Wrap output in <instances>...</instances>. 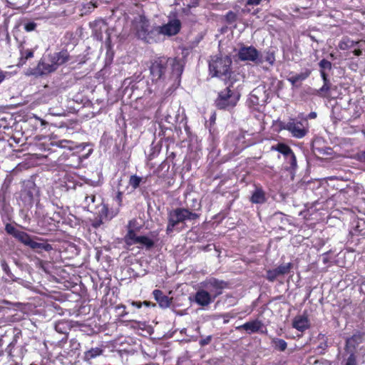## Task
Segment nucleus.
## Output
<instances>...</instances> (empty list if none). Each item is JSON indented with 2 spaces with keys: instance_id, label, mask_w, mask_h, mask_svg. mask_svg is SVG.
Returning <instances> with one entry per match:
<instances>
[{
  "instance_id": "nucleus-1",
  "label": "nucleus",
  "mask_w": 365,
  "mask_h": 365,
  "mask_svg": "<svg viewBox=\"0 0 365 365\" xmlns=\"http://www.w3.org/2000/svg\"><path fill=\"white\" fill-rule=\"evenodd\" d=\"M183 65L177 58L159 57L151 61L150 75L153 82L159 86L171 83L172 86H179Z\"/></svg>"
},
{
  "instance_id": "nucleus-2",
  "label": "nucleus",
  "mask_w": 365,
  "mask_h": 365,
  "mask_svg": "<svg viewBox=\"0 0 365 365\" xmlns=\"http://www.w3.org/2000/svg\"><path fill=\"white\" fill-rule=\"evenodd\" d=\"M232 59L228 56H215L209 62V69L212 77L224 79L230 76L231 72Z\"/></svg>"
},
{
  "instance_id": "nucleus-3",
  "label": "nucleus",
  "mask_w": 365,
  "mask_h": 365,
  "mask_svg": "<svg viewBox=\"0 0 365 365\" xmlns=\"http://www.w3.org/2000/svg\"><path fill=\"white\" fill-rule=\"evenodd\" d=\"M198 217V214L192 212L187 208H175L168 212L166 232L170 234L178 224L185 222L186 220H196Z\"/></svg>"
},
{
  "instance_id": "nucleus-4",
  "label": "nucleus",
  "mask_w": 365,
  "mask_h": 365,
  "mask_svg": "<svg viewBox=\"0 0 365 365\" xmlns=\"http://www.w3.org/2000/svg\"><path fill=\"white\" fill-rule=\"evenodd\" d=\"M240 99V94L235 93L228 86L218 93L215 103L216 107L220 110H230L234 108Z\"/></svg>"
},
{
  "instance_id": "nucleus-5",
  "label": "nucleus",
  "mask_w": 365,
  "mask_h": 365,
  "mask_svg": "<svg viewBox=\"0 0 365 365\" xmlns=\"http://www.w3.org/2000/svg\"><path fill=\"white\" fill-rule=\"evenodd\" d=\"M280 128L287 130L292 135L297 138H304L309 132L308 123L306 120L300 121L294 118H290L287 122H281Z\"/></svg>"
},
{
  "instance_id": "nucleus-6",
  "label": "nucleus",
  "mask_w": 365,
  "mask_h": 365,
  "mask_svg": "<svg viewBox=\"0 0 365 365\" xmlns=\"http://www.w3.org/2000/svg\"><path fill=\"white\" fill-rule=\"evenodd\" d=\"M136 29L138 38L144 42L153 43L156 41L157 26L151 27L148 20L141 19Z\"/></svg>"
},
{
  "instance_id": "nucleus-7",
  "label": "nucleus",
  "mask_w": 365,
  "mask_h": 365,
  "mask_svg": "<svg viewBox=\"0 0 365 365\" xmlns=\"http://www.w3.org/2000/svg\"><path fill=\"white\" fill-rule=\"evenodd\" d=\"M200 285L201 287L205 288L215 300L222 294L223 289L227 287V283L223 280L212 277L200 282Z\"/></svg>"
},
{
  "instance_id": "nucleus-8",
  "label": "nucleus",
  "mask_w": 365,
  "mask_h": 365,
  "mask_svg": "<svg viewBox=\"0 0 365 365\" xmlns=\"http://www.w3.org/2000/svg\"><path fill=\"white\" fill-rule=\"evenodd\" d=\"M135 222V220H131L129 222V229L125 237L126 244L130 245L140 244L148 250L152 248L154 246V242L151 239L146 236H137L135 231L130 228L131 225Z\"/></svg>"
},
{
  "instance_id": "nucleus-9",
  "label": "nucleus",
  "mask_w": 365,
  "mask_h": 365,
  "mask_svg": "<svg viewBox=\"0 0 365 365\" xmlns=\"http://www.w3.org/2000/svg\"><path fill=\"white\" fill-rule=\"evenodd\" d=\"M238 58L242 61H252L255 63H262L259 59V53L254 46H242L240 48Z\"/></svg>"
},
{
  "instance_id": "nucleus-10",
  "label": "nucleus",
  "mask_w": 365,
  "mask_h": 365,
  "mask_svg": "<svg viewBox=\"0 0 365 365\" xmlns=\"http://www.w3.org/2000/svg\"><path fill=\"white\" fill-rule=\"evenodd\" d=\"M181 29V22L179 19H175L170 20L160 26H157V36L162 34L164 36H172L179 33Z\"/></svg>"
},
{
  "instance_id": "nucleus-11",
  "label": "nucleus",
  "mask_w": 365,
  "mask_h": 365,
  "mask_svg": "<svg viewBox=\"0 0 365 365\" xmlns=\"http://www.w3.org/2000/svg\"><path fill=\"white\" fill-rule=\"evenodd\" d=\"M208 292H209L205 289V288L201 287L200 285V288L195 292L192 299L191 297H190V299L200 307H208L211 303L214 302V299L211 297V295L209 294Z\"/></svg>"
},
{
  "instance_id": "nucleus-12",
  "label": "nucleus",
  "mask_w": 365,
  "mask_h": 365,
  "mask_svg": "<svg viewBox=\"0 0 365 365\" xmlns=\"http://www.w3.org/2000/svg\"><path fill=\"white\" fill-rule=\"evenodd\" d=\"M292 267V264L289 262L279 265L277 268L269 269L266 272V278L269 282H274L279 276L288 274Z\"/></svg>"
},
{
  "instance_id": "nucleus-13",
  "label": "nucleus",
  "mask_w": 365,
  "mask_h": 365,
  "mask_svg": "<svg viewBox=\"0 0 365 365\" xmlns=\"http://www.w3.org/2000/svg\"><path fill=\"white\" fill-rule=\"evenodd\" d=\"M56 70V66H54L51 61H49L48 58L47 61L46 58L41 59L37 66L34 68L31 73L36 76H40L53 72Z\"/></svg>"
},
{
  "instance_id": "nucleus-14",
  "label": "nucleus",
  "mask_w": 365,
  "mask_h": 365,
  "mask_svg": "<svg viewBox=\"0 0 365 365\" xmlns=\"http://www.w3.org/2000/svg\"><path fill=\"white\" fill-rule=\"evenodd\" d=\"M48 61L56 66L57 68L59 66L68 62L70 60V55L66 50H62L48 56Z\"/></svg>"
},
{
  "instance_id": "nucleus-15",
  "label": "nucleus",
  "mask_w": 365,
  "mask_h": 365,
  "mask_svg": "<svg viewBox=\"0 0 365 365\" xmlns=\"http://www.w3.org/2000/svg\"><path fill=\"white\" fill-rule=\"evenodd\" d=\"M363 341V334L361 333L354 334L352 336L346 340L345 351L355 352V349Z\"/></svg>"
},
{
  "instance_id": "nucleus-16",
  "label": "nucleus",
  "mask_w": 365,
  "mask_h": 365,
  "mask_svg": "<svg viewBox=\"0 0 365 365\" xmlns=\"http://www.w3.org/2000/svg\"><path fill=\"white\" fill-rule=\"evenodd\" d=\"M155 299L161 308L165 309L170 307L172 299L165 295L160 289H155L153 292Z\"/></svg>"
},
{
  "instance_id": "nucleus-17",
  "label": "nucleus",
  "mask_w": 365,
  "mask_h": 365,
  "mask_svg": "<svg viewBox=\"0 0 365 365\" xmlns=\"http://www.w3.org/2000/svg\"><path fill=\"white\" fill-rule=\"evenodd\" d=\"M263 326L259 320H254L245 323L244 324L237 327V329H244L249 334L257 332Z\"/></svg>"
},
{
  "instance_id": "nucleus-18",
  "label": "nucleus",
  "mask_w": 365,
  "mask_h": 365,
  "mask_svg": "<svg viewBox=\"0 0 365 365\" xmlns=\"http://www.w3.org/2000/svg\"><path fill=\"white\" fill-rule=\"evenodd\" d=\"M292 326L298 331H304L309 327V320L306 316H297L293 320Z\"/></svg>"
},
{
  "instance_id": "nucleus-19",
  "label": "nucleus",
  "mask_w": 365,
  "mask_h": 365,
  "mask_svg": "<svg viewBox=\"0 0 365 365\" xmlns=\"http://www.w3.org/2000/svg\"><path fill=\"white\" fill-rule=\"evenodd\" d=\"M19 48L21 56L18 66H23L28 59L34 56V51L31 49L25 48L24 43H21Z\"/></svg>"
},
{
  "instance_id": "nucleus-20",
  "label": "nucleus",
  "mask_w": 365,
  "mask_h": 365,
  "mask_svg": "<svg viewBox=\"0 0 365 365\" xmlns=\"http://www.w3.org/2000/svg\"><path fill=\"white\" fill-rule=\"evenodd\" d=\"M311 74V71L307 69L304 72H302L298 74L291 76L288 78V81L293 85L295 86L298 82L303 81L307 79Z\"/></svg>"
},
{
  "instance_id": "nucleus-21",
  "label": "nucleus",
  "mask_w": 365,
  "mask_h": 365,
  "mask_svg": "<svg viewBox=\"0 0 365 365\" xmlns=\"http://www.w3.org/2000/svg\"><path fill=\"white\" fill-rule=\"evenodd\" d=\"M264 192L262 189H257L251 197V202L256 204H261L265 202Z\"/></svg>"
},
{
  "instance_id": "nucleus-22",
  "label": "nucleus",
  "mask_w": 365,
  "mask_h": 365,
  "mask_svg": "<svg viewBox=\"0 0 365 365\" xmlns=\"http://www.w3.org/2000/svg\"><path fill=\"white\" fill-rule=\"evenodd\" d=\"M29 247L37 251H50L52 250V247L50 244L46 242H38L34 240H32Z\"/></svg>"
},
{
  "instance_id": "nucleus-23",
  "label": "nucleus",
  "mask_w": 365,
  "mask_h": 365,
  "mask_svg": "<svg viewBox=\"0 0 365 365\" xmlns=\"http://www.w3.org/2000/svg\"><path fill=\"white\" fill-rule=\"evenodd\" d=\"M103 354V349L101 348H92L85 352L84 358L86 360H90L96 358Z\"/></svg>"
},
{
  "instance_id": "nucleus-24",
  "label": "nucleus",
  "mask_w": 365,
  "mask_h": 365,
  "mask_svg": "<svg viewBox=\"0 0 365 365\" xmlns=\"http://www.w3.org/2000/svg\"><path fill=\"white\" fill-rule=\"evenodd\" d=\"M16 239L18 240L19 242H21L24 245H26L29 247L33 240L29 234H27L26 232H23V231H20L19 232V234L16 237Z\"/></svg>"
},
{
  "instance_id": "nucleus-25",
  "label": "nucleus",
  "mask_w": 365,
  "mask_h": 365,
  "mask_svg": "<svg viewBox=\"0 0 365 365\" xmlns=\"http://www.w3.org/2000/svg\"><path fill=\"white\" fill-rule=\"evenodd\" d=\"M58 147L62 148H68L69 150H73L74 148H80L81 147L84 148L85 145H76L74 142L67 140H62L57 143Z\"/></svg>"
},
{
  "instance_id": "nucleus-26",
  "label": "nucleus",
  "mask_w": 365,
  "mask_h": 365,
  "mask_svg": "<svg viewBox=\"0 0 365 365\" xmlns=\"http://www.w3.org/2000/svg\"><path fill=\"white\" fill-rule=\"evenodd\" d=\"M272 150H275L286 157L292 152V149L284 143H278L276 146L272 147Z\"/></svg>"
},
{
  "instance_id": "nucleus-27",
  "label": "nucleus",
  "mask_w": 365,
  "mask_h": 365,
  "mask_svg": "<svg viewBox=\"0 0 365 365\" xmlns=\"http://www.w3.org/2000/svg\"><path fill=\"white\" fill-rule=\"evenodd\" d=\"M272 343L274 348L280 351H284L287 346V342L282 339L274 338L272 339Z\"/></svg>"
},
{
  "instance_id": "nucleus-28",
  "label": "nucleus",
  "mask_w": 365,
  "mask_h": 365,
  "mask_svg": "<svg viewBox=\"0 0 365 365\" xmlns=\"http://www.w3.org/2000/svg\"><path fill=\"white\" fill-rule=\"evenodd\" d=\"M356 42V41L348 38H344L339 43V47L341 50H347L351 48H354Z\"/></svg>"
},
{
  "instance_id": "nucleus-29",
  "label": "nucleus",
  "mask_w": 365,
  "mask_h": 365,
  "mask_svg": "<svg viewBox=\"0 0 365 365\" xmlns=\"http://www.w3.org/2000/svg\"><path fill=\"white\" fill-rule=\"evenodd\" d=\"M142 181L143 178L136 175H133L130 177L128 183L134 190H135L140 186V184Z\"/></svg>"
},
{
  "instance_id": "nucleus-30",
  "label": "nucleus",
  "mask_w": 365,
  "mask_h": 365,
  "mask_svg": "<svg viewBox=\"0 0 365 365\" xmlns=\"http://www.w3.org/2000/svg\"><path fill=\"white\" fill-rule=\"evenodd\" d=\"M346 353L348 355V356L346 359H344V365H357L356 356L355 354V352L349 351Z\"/></svg>"
},
{
  "instance_id": "nucleus-31",
  "label": "nucleus",
  "mask_w": 365,
  "mask_h": 365,
  "mask_svg": "<svg viewBox=\"0 0 365 365\" xmlns=\"http://www.w3.org/2000/svg\"><path fill=\"white\" fill-rule=\"evenodd\" d=\"M285 158H286L287 162L288 163H289V165H290L289 169L295 170L296 168L297 167V164L296 156H295L294 153H293V151L291 152L290 154L287 155L285 157Z\"/></svg>"
},
{
  "instance_id": "nucleus-32",
  "label": "nucleus",
  "mask_w": 365,
  "mask_h": 365,
  "mask_svg": "<svg viewBox=\"0 0 365 365\" xmlns=\"http://www.w3.org/2000/svg\"><path fill=\"white\" fill-rule=\"evenodd\" d=\"M319 66L320 68V71H323L325 72L326 71H331L332 68L331 63L329 61L324 58L319 61Z\"/></svg>"
},
{
  "instance_id": "nucleus-33",
  "label": "nucleus",
  "mask_w": 365,
  "mask_h": 365,
  "mask_svg": "<svg viewBox=\"0 0 365 365\" xmlns=\"http://www.w3.org/2000/svg\"><path fill=\"white\" fill-rule=\"evenodd\" d=\"M363 46H365V41H356L353 53L355 56H361L363 53Z\"/></svg>"
},
{
  "instance_id": "nucleus-34",
  "label": "nucleus",
  "mask_w": 365,
  "mask_h": 365,
  "mask_svg": "<svg viewBox=\"0 0 365 365\" xmlns=\"http://www.w3.org/2000/svg\"><path fill=\"white\" fill-rule=\"evenodd\" d=\"M5 231L7 234L12 235L15 238L20 232V230H17L14 226L9 223L6 225Z\"/></svg>"
},
{
  "instance_id": "nucleus-35",
  "label": "nucleus",
  "mask_w": 365,
  "mask_h": 365,
  "mask_svg": "<svg viewBox=\"0 0 365 365\" xmlns=\"http://www.w3.org/2000/svg\"><path fill=\"white\" fill-rule=\"evenodd\" d=\"M330 90V83H324V85L319 89L316 90L314 94L318 96H323L324 93L329 92Z\"/></svg>"
},
{
  "instance_id": "nucleus-36",
  "label": "nucleus",
  "mask_w": 365,
  "mask_h": 365,
  "mask_svg": "<svg viewBox=\"0 0 365 365\" xmlns=\"http://www.w3.org/2000/svg\"><path fill=\"white\" fill-rule=\"evenodd\" d=\"M37 27V24L34 21H27L24 24V29L27 32L34 31Z\"/></svg>"
},
{
  "instance_id": "nucleus-37",
  "label": "nucleus",
  "mask_w": 365,
  "mask_h": 365,
  "mask_svg": "<svg viewBox=\"0 0 365 365\" xmlns=\"http://www.w3.org/2000/svg\"><path fill=\"white\" fill-rule=\"evenodd\" d=\"M225 19L228 24H232L237 21V14L233 11H228L225 16Z\"/></svg>"
},
{
  "instance_id": "nucleus-38",
  "label": "nucleus",
  "mask_w": 365,
  "mask_h": 365,
  "mask_svg": "<svg viewBox=\"0 0 365 365\" xmlns=\"http://www.w3.org/2000/svg\"><path fill=\"white\" fill-rule=\"evenodd\" d=\"M1 267H2V269L4 270V272L8 275V276H10L11 275V270H10V268L8 265V264L6 263V262L4 260V259H2L1 261Z\"/></svg>"
},
{
  "instance_id": "nucleus-39",
  "label": "nucleus",
  "mask_w": 365,
  "mask_h": 365,
  "mask_svg": "<svg viewBox=\"0 0 365 365\" xmlns=\"http://www.w3.org/2000/svg\"><path fill=\"white\" fill-rule=\"evenodd\" d=\"M212 336L211 335H209L207 336H206L205 338L204 339H201L200 341H199V344L201 346H204L205 345H207L210 343L211 340H212Z\"/></svg>"
},
{
  "instance_id": "nucleus-40",
  "label": "nucleus",
  "mask_w": 365,
  "mask_h": 365,
  "mask_svg": "<svg viewBox=\"0 0 365 365\" xmlns=\"http://www.w3.org/2000/svg\"><path fill=\"white\" fill-rule=\"evenodd\" d=\"M265 61H267L270 65H273L275 58L273 53H267L265 57Z\"/></svg>"
},
{
  "instance_id": "nucleus-41",
  "label": "nucleus",
  "mask_w": 365,
  "mask_h": 365,
  "mask_svg": "<svg viewBox=\"0 0 365 365\" xmlns=\"http://www.w3.org/2000/svg\"><path fill=\"white\" fill-rule=\"evenodd\" d=\"M63 327H64V323L58 322L56 324L55 329L58 333H66V331L63 330L64 329Z\"/></svg>"
},
{
  "instance_id": "nucleus-42",
  "label": "nucleus",
  "mask_w": 365,
  "mask_h": 365,
  "mask_svg": "<svg viewBox=\"0 0 365 365\" xmlns=\"http://www.w3.org/2000/svg\"><path fill=\"white\" fill-rule=\"evenodd\" d=\"M356 159L362 163H365V150L356 154Z\"/></svg>"
},
{
  "instance_id": "nucleus-43",
  "label": "nucleus",
  "mask_w": 365,
  "mask_h": 365,
  "mask_svg": "<svg viewBox=\"0 0 365 365\" xmlns=\"http://www.w3.org/2000/svg\"><path fill=\"white\" fill-rule=\"evenodd\" d=\"M95 200H96V196L93 195H92L91 196L87 195L85 197V201H86V202L88 203V205H90V202H91V203L95 202Z\"/></svg>"
},
{
  "instance_id": "nucleus-44",
  "label": "nucleus",
  "mask_w": 365,
  "mask_h": 365,
  "mask_svg": "<svg viewBox=\"0 0 365 365\" xmlns=\"http://www.w3.org/2000/svg\"><path fill=\"white\" fill-rule=\"evenodd\" d=\"M8 75L9 72L4 71L0 69V84L5 80Z\"/></svg>"
},
{
  "instance_id": "nucleus-45",
  "label": "nucleus",
  "mask_w": 365,
  "mask_h": 365,
  "mask_svg": "<svg viewBox=\"0 0 365 365\" xmlns=\"http://www.w3.org/2000/svg\"><path fill=\"white\" fill-rule=\"evenodd\" d=\"M262 0H247L246 5L257 6L260 4Z\"/></svg>"
},
{
  "instance_id": "nucleus-46",
  "label": "nucleus",
  "mask_w": 365,
  "mask_h": 365,
  "mask_svg": "<svg viewBox=\"0 0 365 365\" xmlns=\"http://www.w3.org/2000/svg\"><path fill=\"white\" fill-rule=\"evenodd\" d=\"M320 75H321V77H322L324 83L329 82V80L328 78V75L326 73L325 71H320Z\"/></svg>"
},
{
  "instance_id": "nucleus-47",
  "label": "nucleus",
  "mask_w": 365,
  "mask_h": 365,
  "mask_svg": "<svg viewBox=\"0 0 365 365\" xmlns=\"http://www.w3.org/2000/svg\"><path fill=\"white\" fill-rule=\"evenodd\" d=\"M117 309H123L122 313L120 314V317H123L127 314V312L125 311V306L124 305H119L116 307Z\"/></svg>"
},
{
  "instance_id": "nucleus-48",
  "label": "nucleus",
  "mask_w": 365,
  "mask_h": 365,
  "mask_svg": "<svg viewBox=\"0 0 365 365\" xmlns=\"http://www.w3.org/2000/svg\"><path fill=\"white\" fill-rule=\"evenodd\" d=\"M165 121L169 123H173V117L170 114H168L166 116H165Z\"/></svg>"
},
{
  "instance_id": "nucleus-49",
  "label": "nucleus",
  "mask_w": 365,
  "mask_h": 365,
  "mask_svg": "<svg viewBox=\"0 0 365 365\" xmlns=\"http://www.w3.org/2000/svg\"><path fill=\"white\" fill-rule=\"evenodd\" d=\"M307 118L309 119H314L317 118V113L316 112H311L308 114Z\"/></svg>"
},
{
  "instance_id": "nucleus-50",
  "label": "nucleus",
  "mask_w": 365,
  "mask_h": 365,
  "mask_svg": "<svg viewBox=\"0 0 365 365\" xmlns=\"http://www.w3.org/2000/svg\"><path fill=\"white\" fill-rule=\"evenodd\" d=\"M103 223L102 220H98L93 223V226L96 228L98 227Z\"/></svg>"
},
{
  "instance_id": "nucleus-51",
  "label": "nucleus",
  "mask_w": 365,
  "mask_h": 365,
  "mask_svg": "<svg viewBox=\"0 0 365 365\" xmlns=\"http://www.w3.org/2000/svg\"><path fill=\"white\" fill-rule=\"evenodd\" d=\"M132 305L140 309L142 307V303L139 302H133Z\"/></svg>"
},
{
  "instance_id": "nucleus-52",
  "label": "nucleus",
  "mask_w": 365,
  "mask_h": 365,
  "mask_svg": "<svg viewBox=\"0 0 365 365\" xmlns=\"http://www.w3.org/2000/svg\"><path fill=\"white\" fill-rule=\"evenodd\" d=\"M108 207L103 205L101 210V214H104L107 217Z\"/></svg>"
},
{
  "instance_id": "nucleus-53",
  "label": "nucleus",
  "mask_w": 365,
  "mask_h": 365,
  "mask_svg": "<svg viewBox=\"0 0 365 365\" xmlns=\"http://www.w3.org/2000/svg\"><path fill=\"white\" fill-rule=\"evenodd\" d=\"M309 37L311 38L312 41L318 42V41L315 38V37L312 35H309Z\"/></svg>"
},
{
  "instance_id": "nucleus-54",
  "label": "nucleus",
  "mask_w": 365,
  "mask_h": 365,
  "mask_svg": "<svg viewBox=\"0 0 365 365\" xmlns=\"http://www.w3.org/2000/svg\"><path fill=\"white\" fill-rule=\"evenodd\" d=\"M4 201H5L4 195H0V202H4Z\"/></svg>"
},
{
  "instance_id": "nucleus-55",
  "label": "nucleus",
  "mask_w": 365,
  "mask_h": 365,
  "mask_svg": "<svg viewBox=\"0 0 365 365\" xmlns=\"http://www.w3.org/2000/svg\"><path fill=\"white\" fill-rule=\"evenodd\" d=\"M143 304L144 305L147 306V307L150 305V302H147V301H144V302L142 303V304Z\"/></svg>"
},
{
  "instance_id": "nucleus-56",
  "label": "nucleus",
  "mask_w": 365,
  "mask_h": 365,
  "mask_svg": "<svg viewBox=\"0 0 365 365\" xmlns=\"http://www.w3.org/2000/svg\"><path fill=\"white\" fill-rule=\"evenodd\" d=\"M329 56L331 59H334L335 58V56H334V53H330L329 54Z\"/></svg>"
},
{
  "instance_id": "nucleus-57",
  "label": "nucleus",
  "mask_w": 365,
  "mask_h": 365,
  "mask_svg": "<svg viewBox=\"0 0 365 365\" xmlns=\"http://www.w3.org/2000/svg\"><path fill=\"white\" fill-rule=\"evenodd\" d=\"M99 24H102V25H103L104 26H106V24H105V22H104V21H99Z\"/></svg>"
},
{
  "instance_id": "nucleus-58",
  "label": "nucleus",
  "mask_w": 365,
  "mask_h": 365,
  "mask_svg": "<svg viewBox=\"0 0 365 365\" xmlns=\"http://www.w3.org/2000/svg\"><path fill=\"white\" fill-rule=\"evenodd\" d=\"M192 6H195V4H197V2H192Z\"/></svg>"
},
{
  "instance_id": "nucleus-59",
  "label": "nucleus",
  "mask_w": 365,
  "mask_h": 365,
  "mask_svg": "<svg viewBox=\"0 0 365 365\" xmlns=\"http://www.w3.org/2000/svg\"><path fill=\"white\" fill-rule=\"evenodd\" d=\"M192 6H195V4H197V2H192Z\"/></svg>"
},
{
  "instance_id": "nucleus-60",
  "label": "nucleus",
  "mask_w": 365,
  "mask_h": 365,
  "mask_svg": "<svg viewBox=\"0 0 365 365\" xmlns=\"http://www.w3.org/2000/svg\"><path fill=\"white\" fill-rule=\"evenodd\" d=\"M365 53V46H363V53Z\"/></svg>"
},
{
  "instance_id": "nucleus-61",
  "label": "nucleus",
  "mask_w": 365,
  "mask_h": 365,
  "mask_svg": "<svg viewBox=\"0 0 365 365\" xmlns=\"http://www.w3.org/2000/svg\"><path fill=\"white\" fill-rule=\"evenodd\" d=\"M227 322H228V320L225 319V322H225V323H227Z\"/></svg>"
}]
</instances>
